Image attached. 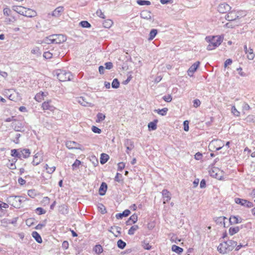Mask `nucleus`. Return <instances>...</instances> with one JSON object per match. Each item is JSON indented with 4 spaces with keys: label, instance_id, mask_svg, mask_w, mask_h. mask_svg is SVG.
Returning a JSON list of instances; mask_svg holds the SVG:
<instances>
[{
    "label": "nucleus",
    "instance_id": "obj_1",
    "mask_svg": "<svg viewBox=\"0 0 255 255\" xmlns=\"http://www.w3.org/2000/svg\"><path fill=\"white\" fill-rule=\"evenodd\" d=\"M223 37L221 36H207L206 40L209 43L207 47L208 50H212L218 47L223 41Z\"/></svg>",
    "mask_w": 255,
    "mask_h": 255
},
{
    "label": "nucleus",
    "instance_id": "obj_2",
    "mask_svg": "<svg viewBox=\"0 0 255 255\" xmlns=\"http://www.w3.org/2000/svg\"><path fill=\"white\" fill-rule=\"evenodd\" d=\"M24 201L23 197L18 196H10L6 199L8 204L16 208H19L21 203Z\"/></svg>",
    "mask_w": 255,
    "mask_h": 255
},
{
    "label": "nucleus",
    "instance_id": "obj_3",
    "mask_svg": "<svg viewBox=\"0 0 255 255\" xmlns=\"http://www.w3.org/2000/svg\"><path fill=\"white\" fill-rule=\"evenodd\" d=\"M56 75L58 80L62 82L70 81L73 77L71 72L60 69L56 71Z\"/></svg>",
    "mask_w": 255,
    "mask_h": 255
},
{
    "label": "nucleus",
    "instance_id": "obj_4",
    "mask_svg": "<svg viewBox=\"0 0 255 255\" xmlns=\"http://www.w3.org/2000/svg\"><path fill=\"white\" fill-rule=\"evenodd\" d=\"M224 146L222 141L221 140H213L211 141L209 144V148L210 150H219Z\"/></svg>",
    "mask_w": 255,
    "mask_h": 255
},
{
    "label": "nucleus",
    "instance_id": "obj_5",
    "mask_svg": "<svg viewBox=\"0 0 255 255\" xmlns=\"http://www.w3.org/2000/svg\"><path fill=\"white\" fill-rule=\"evenodd\" d=\"M53 42L54 43L60 44L66 40V37L63 34H52Z\"/></svg>",
    "mask_w": 255,
    "mask_h": 255
},
{
    "label": "nucleus",
    "instance_id": "obj_6",
    "mask_svg": "<svg viewBox=\"0 0 255 255\" xmlns=\"http://www.w3.org/2000/svg\"><path fill=\"white\" fill-rule=\"evenodd\" d=\"M235 201L237 204H240L242 206L248 207V208H251L253 207V203L251 202H250L247 200L240 199L238 198H236L235 199Z\"/></svg>",
    "mask_w": 255,
    "mask_h": 255
},
{
    "label": "nucleus",
    "instance_id": "obj_7",
    "mask_svg": "<svg viewBox=\"0 0 255 255\" xmlns=\"http://www.w3.org/2000/svg\"><path fill=\"white\" fill-rule=\"evenodd\" d=\"M64 11V7L63 6H58L51 13H48V16L50 15L54 17H58L61 15Z\"/></svg>",
    "mask_w": 255,
    "mask_h": 255
},
{
    "label": "nucleus",
    "instance_id": "obj_8",
    "mask_svg": "<svg viewBox=\"0 0 255 255\" xmlns=\"http://www.w3.org/2000/svg\"><path fill=\"white\" fill-rule=\"evenodd\" d=\"M231 7L227 3L224 2L221 3L218 7V10L220 13H224L229 11Z\"/></svg>",
    "mask_w": 255,
    "mask_h": 255
},
{
    "label": "nucleus",
    "instance_id": "obj_9",
    "mask_svg": "<svg viewBox=\"0 0 255 255\" xmlns=\"http://www.w3.org/2000/svg\"><path fill=\"white\" fill-rule=\"evenodd\" d=\"M42 107L43 110H49L51 112H53L55 109L54 106L51 104V100L44 102L42 105Z\"/></svg>",
    "mask_w": 255,
    "mask_h": 255
},
{
    "label": "nucleus",
    "instance_id": "obj_10",
    "mask_svg": "<svg viewBox=\"0 0 255 255\" xmlns=\"http://www.w3.org/2000/svg\"><path fill=\"white\" fill-rule=\"evenodd\" d=\"M218 251L221 254H226L228 252H229V249L227 245L226 242L221 243L218 247Z\"/></svg>",
    "mask_w": 255,
    "mask_h": 255
},
{
    "label": "nucleus",
    "instance_id": "obj_11",
    "mask_svg": "<svg viewBox=\"0 0 255 255\" xmlns=\"http://www.w3.org/2000/svg\"><path fill=\"white\" fill-rule=\"evenodd\" d=\"M66 146L69 149H79L82 150L80 145L73 141H68L66 142Z\"/></svg>",
    "mask_w": 255,
    "mask_h": 255
},
{
    "label": "nucleus",
    "instance_id": "obj_12",
    "mask_svg": "<svg viewBox=\"0 0 255 255\" xmlns=\"http://www.w3.org/2000/svg\"><path fill=\"white\" fill-rule=\"evenodd\" d=\"M76 102L85 107L91 106V103L89 102L84 97H78L75 100Z\"/></svg>",
    "mask_w": 255,
    "mask_h": 255
},
{
    "label": "nucleus",
    "instance_id": "obj_13",
    "mask_svg": "<svg viewBox=\"0 0 255 255\" xmlns=\"http://www.w3.org/2000/svg\"><path fill=\"white\" fill-rule=\"evenodd\" d=\"M140 17L144 19L151 20L153 17L150 11L147 10H142L140 13Z\"/></svg>",
    "mask_w": 255,
    "mask_h": 255
},
{
    "label": "nucleus",
    "instance_id": "obj_14",
    "mask_svg": "<svg viewBox=\"0 0 255 255\" xmlns=\"http://www.w3.org/2000/svg\"><path fill=\"white\" fill-rule=\"evenodd\" d=\"M109 231L113 233L116 237L120 236L121 234V228L118 226L111 227Z\"/></svg>",
    "mask_w": 255,
    "mask_h": 255
},
{
    "label": "nucleus",
    "instance_id": "obj_15",
    "mask_svg": "<svg viewBox=\"0 0 255 255\" xmlns=\"http://www.w3.org/2000/svg\"><path fill=\"white\" fill-rule=\"evenodd\" d=\"M162 194L163 198V203L165 204L171 199V194L166 189H164L162 191Z\"/></svg>",
    "mask_w": 255,
    "mask_h": 255
},
{
    "label": "nucleus",
    "instance_id": "obj_16",
    "mask_svg": "<svg viewBox=\"0 0 255 255\" xmlns=\"http://www.w3.org/2000/svg\"><path fill=\"white\" fill-rule=\"evenodd\" d=\"M200 64V62L197 61L194 63L188 69V74L189 76H192L193 74L198 68L199 65Z\"/></svg>",
    "mask_w": 255,
    "mask_h": 255
},
{
    "label": "nucleus",
    "instance_id": "obj_17",
    "mask_svg": "<svg viewBox=\"0 0 255 255\" xmlns=\"http://www.w3.org/2000/svg\"><path fill=\"white\" fill-rule=\"evenodd\" d=\"M47 92H40L35 96L34 99L36 101L41 102L44 100V98L47 96Z\"/></svg>",
    "mask_w": 255,
    "mask_h": 255
},
{
    "label": "nucleus",
    "instance_id": "obj_18",
    "mask_svg": "<svg viewBox=\"0 0 255 255\" xmlns=\"http://www.w3.org/2000/svg\"><path fill=\"white\" fill-rule=\"evenodd\" d=\"M42 159L40 154L37 152L34 155L32 163L33 165H37L42 161Z\"/></svg>",
    "mask_w": 255,
    "mask_h": 255
},
{
    "label": "nucleus",
    "instance_id": "obj_19",
    "mask_svg": "<svg viewBox=\"0 0 255 255\" xmlns=\"http://www.w3.org/2000/svg\"><path fill=\"white\" fill-rule=\"evenodd\" d=\"M238 17L239 16H237L235 12L232 11L226 15V19L229 21H236Z\"/></svg>",
    "mask_w": 255,
    "mask_h": 255
},
{
    "label": "nucleus",
    "instance_id": "obj_20",
    "mask_svg": "<svg viewBox=\"0 0 255 255\" xmlns=\"http://www.w3.org/2000/svg\"><path fill=\"white\" fill-rule=\"evenodd\" d=\"M19 154L20 155V158H26L29 156L30 151L28 149H23L19 150Z\"/></svg>",
    "mask_w": 255,
    "mask_h": 255
},
{
    "label": "nucleus",
    "instance_id": "obj_21",
    "mask_svg": "<svg viewBox=\"0 0 255 255\" xmlns=\"http://www.w3.org/2000/svg\"><path fill=\"white\" fill-rule=\"evenodd\" d=\"M36 12L34 10H33L30 8H26V9L25 11L24 16H26V17H34L35 16H36Z\"/></svg>",
    "mask_w": 255,
    "mask_h": 255
},
{
    "label": "nucleus",
    "instance_id": "obj_22",
    "mask_svg": "<svg viewBox=\"0 0 255 255\" xmlns=\"http://www.w3.org/2000/svg\"><path fill=\"white\" fill-rule=\"evenodd\" d=\"M107 190V185L105 182H102L99 188V194L103 196L105 194Z\"/></svg>",
    "mask_w": 255,
    "mask_h": 255
},
{
    "label": "nucleus",
    "instance_id": "obj_23",
    "mask_svg": "<svg viewBox=\"0 0 255 255\" xmlns=\"http://www.w3.org/2000/svg\"><path fill=\"white\" fill-rule=\"evenodd\" d=\"M137 221V215L135 214L131 216L128 220L127 221V225H131L132 224L135 223Z\"/></svg>",
    "mask_w": 255,
    "mask_h": 255
},
{
    "label": "nucleus",
    "instance_id": "obj_24",
    "mask_svg": "<svg viewBox=\"0 0 255 255\" xmlns=\"http://www.w3.org/2000/svg\"><path fill=\"white\" fill-rule=\"evenodd\" d=\"M130 213V212L129 210H126L124 212H123V213H122L117 214L116 215V217L117 219H121L123 217L128 216L129 215Z\"/></svg>",
    "mask_w": 255,
    "mask_h": 255
},
{
    "label": "nucleus",
    "instance_id": "obj_25",
    "mask_svg": "<svg viewBox=\"0 0 255 255\" xmlns=\"http://www.w3.org/2000/svg\"><path fill=\"white\" fill-rule=\"evenodd\" d=\"M229 247V251H232L237 245V243L233 240H229L226 242Z\"/></svg>",
    "mask_w": 255,
    "mask_h": 255
},
{
    "label": "nucleus",
    "instance_id": "obj_26",
    "mask_svg": "<svg viewBox=\"0 0 255 255\" xmlns=\"http://www.w3.org/2000/svg\"><path fill=\"white\" fill-rule=\"evenodd\" d=\"M229 221L231 224H236L241 223V218H238L236 216H231L229 219Z\"/></svg>",
    "mask_w": 255,
    "mask_h": 255
},
{
    "label": "nucleus",
    "instance_id": "obj_27",
    "mask_svg": "<svg viewBox=\"0 0 255 255\" xmlns=\"http://www.w3.org/2000/svg\"><path fill=\"white\" fill-rule=\"evenodd\" d=\"M109 158V156L106 153H102L100 158V162L104 164L107 162Z\"/></svg>",
    "mask_w": 255,
    "mask_h": 255
},
{
    "label": "nucleus",
    "instance_id": "obj_28",
    "mask_svg": "<svg viewBox=\"0 0 255 255\" xmlns=\"http://www.w3.org/2000/svg\"><path fill=\"white\" fill-rule=\"evenodd\" d=\"M32 237L35 239L36 242L38 243H41L42 242V239L40 235L37 232H33L32 233Z\"/></svg>",
    "mask_w": 255,
    "mask_h": 255
},
{
    "label": "nucleus",
    "instance_id": "obj_29",
    "mask_svg": "<svg viewBox=\"0 0 255 255\" xmlns=\"http://www.w3.org/2000/svg\"><path fill=\"white\" fill-rule=\"evenodd\" d=\"M59 211L61 214L63 215H66L68 213V209L67 207L65 205H62L59 206Z\"/></svg>",
    "mask_w": 255,
    "mask_h": 255
},
{
    "label": "nucleus",
    "instance_id": "obj_30",
    "mask_svg": "<svg viewBox=\"0 0 255 255\" xmlns=\"http://www.w3.org/2000/svg\"><path fill=\"white\" fill-rule=\"evenodd\" d=\"M227 219V218L225 217H217L215 222L218 224L220 225H223L224 227H225V220Z\"/></svg>",
    "mask_w": 255,
    "mask_h": 255
},
{
    "label": "nucleus",
    "instance_id": "obj_31",
    "mask_svg": "<svg viewBox=\"0 0 255 255\" xmlns=\"http://www.w3.org/2000/svg\"><path fill=\"white\" fill-rule=\"evenodd\" d=\"M157 33V30L156 29H152L149 33V36L148 40L151 41L154 39Z\"/></svg>",
    "mask_w": 255,
    "mask_h": 255
},
{
    "label": "nucleus",
    "instance_id": "obj_32",
    "mask_svg": "<svg viewBox=\"0 0 255 255\" xmlns=\"http://www.w3.org/2000/svg\"><path fill=\"white\" fill-rule=\"evenodd\" d=\"M255 56V54L253 52V49L250 48L247 53V58L249 60H252L254 59Z\"/></svg>",
    "mask_w": 255,
    "mask_h": 255
},
{
    "label": "nucleus",
    "instance_id": "obj_33",
    "mask_svg": "<svg viewBox=\"0 0 255 255\" xmlns=\"http://www.w3.org/2000/svg\"><path fill=\"white\" fill-rule=\"evenodd\" d=\"M239 231L240 228L239 227H231L229 229V232L230 235L233 236L237 233Z\"/></svg>",
    "mask_w": 255,
    "mask_h": 255
},
{
    "label": "nucleus",
    "instance_id": "obj_34",
    "mask_svg": "<svg viewBox=\"0 0 255 255\" xmlns=\"http://www.w3.org/2000/svg\"><path fill=\"white\" fill-rule=\"evenodd\" d=\"M157 120H155L154 122H150L148 125V128L151 130H155L157 128Z\"/></svg>",
    "mask_w": 255,
    "mask_h": 255
},
{
    "label": "nucleus",
    "instance_id": "obj_35",
    "mask_svg": "<svg viewBox=\"0 0 255 255\" xmlns=\"http://www.w3.org/2000/svg\"><path fill=\"white\" fill-rule=\"evenodd\" d=\"M52 36V35H50L49 36L45 37L43 39L42 42L44 43H45V44H47L54 43L53 42V40L52 39L53 38H51Z\"/></svg>",
    "mask_w": 255,
    "mask_h": 255
},
{
    "label": "nucleus",
    "instance_id": "obj_36",
    "mask_svg": "<svg viewBox=\"0 0 255 255\" xmlns=\"http://www.w3.org/2000/svg\"><path fill=\"white\" fill-rule=\"evenodd\" d=\"M155 112H157L158 114L161 116H165L166 115L167 112L168 111V109L166 108H163L161 110H154Z\"/></svg>",
    "mask_w": 255,
    "mask_h": 255
},
{
    "label": "nucleus",
    "instance_id": "obj_37",
    "mask_svg": "<svg viewBox=\"0 0 255 255\" xmlns=\"http://www.w3.org/2000/svg\"><path fill=\"white\" fill-rule=\"evenodd\" d=\"M239 24V22L236 21H230L229 22L226 24V26L228 28H233L236 25H238Z\"/></svg>",
    "mask_w": 255,
    "mask_h": 255
},
{
    "label": "nucleus",
    "instance_id": "obj_38",
    "mask_svg": "<svg viewBox=\"0 0 255 255\" xmlns=\"http://www.w3.org/2000/svg\"><path fill=\"white\" fill-rule=\"evenodd\" d=\"M138 229L137 225L132 226L128 230V234L129 235H132L134 234V232Z\"/></svg>",
    "mask_w": 255,
    "mask_h": 255
},
{
    "label": "nucleus",
    "instance_id": "obj_39",
    "mask_svg": "<svg viewBox=\"0 0 255 255\" xmlns=\"http://www.w3.org/2000/svg\"><path fill=\"white\" fill-rule=\"evenodd\" d=\"M172 250L178 254H180L183 252V249L176 245H173L172 246Z\"/></svg>",
    "mask_w": 255,
    "mask_h": 255
},
{
    "label": "nucleus",
    "instance_id": "obj_40",
    "mask_svg": "<svg viewBox=\"0 0 255 255\" xmlns=\"http://www.w3.org/2000/svg\"><path fill=\"white\" fill-rule=\"evenodd\" d=\"M103 26L105 28H110L113 24V21L110 19H107L103 22Z\"/></svg>",
    "mask_w": 255,
    "mask_h": 255
},
{
    "label": "nucleus",
    "instance_id": "obj_41",
    "mask_svg": "<svg viewBox=\"0 0 255 255\" xmlns=\"http://www.w3.org/2000/svg\"><path fill=\"white\" fill-rule=\"evenodd\" d=\"M31 53L35 55L36 56H39L41 54L40 49L37 47L32 49L31 51Z\"/></svg>",
    "mask_w": 255,
    "mask_h": 255
},
{
    "label": "nucleus",
    "instance_id": "obj_42",
    "mask_svg": "<svg viewBox=\"0 0 255 255\" xmlns=\"http://www.w3.org/2000/svg\"><path fill=\"white\" fill-rule=\"evenodd\" d=\"M94 251L96 253L100 254L103 252V250L102 247L101 245H98L94 247Z\"/></svg>",
    "mask_w": 255,
    "mask_h": 255
},
{
    "label": "nucleus",
    "instance_id": "obj_43",
    "mask_svg": "<svg viewBox=\"0 0 255 255\" xmlns=\"http://www.w3.org/2000/svg\"><path fill=\"white\" fill-rule=\"evenodd\" d=\"M19 150H17V149H12L11 150V156L13 157H17L19 158H20V155L19 154Z\"/></svg>",
    "mask_w": 255,
    "mask_h": 255
},
{
    "label": "nucleus",
    "instance_id": "obj_44",
    "mask_svg": "<svg viewBox=\"0 0 255 255\" xmlns=\"http://www.w3.org/2000/svg\"><path fill=\"white\" fill-rule=\"evenodd\" d=\"M137 3L140 5H149L151 4V2L150 1L145 0H137Z\"/></svg>",
    "mask_w": 255,
    "mask_h": 255
},
{
    "label": "nucleus",
    "instance_id": "obj_45",
    "mask_svg": "<svg viewBox=\"0 0 255 255\" xmlns=\"http://www.w3.org/2000/svg\"><path fill=\"white\" fill-rule=\"evenodd\" d=\"M231 112L236 117H239L240 115V112L237 110L235 106L232 107Z\"/></svg>",
    "mask_w": 255,
    "mask_h": 255
},
{
    "label": "nucleus",
    "instance_id": "obj_46",
    "mask_svg": "<svg viewBox=\"0 0 255 255\" xmlns=\"http://www.w3.org/2000/svg\"><path fill=\"white\" fill-rule=\"evenodd\" d=\"M80 25L84 28H90L91 26V24L87 21H82L80 22Z\"/></svg>",
    "mask_w": 255,
    "mask_h": 255
},
{
    "label": "nucleus",
    "instance_id": "obj_47",
    "mask_svg": "<svg viewBox=\"0 0 255 255\" xmlns=\"http://www.w3.org/2000/svg\"><path fill=\"white\" fill-rule=\"evenodd\" d=\"M117 246L119 248L123 249L125 248L126 243L122 240H119L117 242Z\"/></svg>",
    "mask_w": 255,
    "mask_h": 255
},
{
    "label": "nucleus",
    "instance_id": "obj_48",
    "mask_svg": "<svg viewBox=\"0 0 255 255\" xmlns=\"http://www.w3.org/2000/svg\"><path fill=\"white\" fill-rule=\"evenodd\" d=\"M97 120H96V122H101L102 121H103L105 118V116L102 114V113H99L97 114Z\"/></svg>",
    "mask_w": 255,
    "mask_h": 255
},
{
    "label": "nucleus",
    "instance_id": "obj_49",
    "mask_svg": "<svg viewBox=\"0 0 255 255\" xmlns=\"http://www.w3.org/2000/svg\"><path fill=\"white\" fill-rule=\"evenodd\" d=\"M120 83L117 79H115L112 82V87L113 88L117 89L119 87Z\"/></svg>",
    "mask_w": 255,
    "mask_h": 255
},
{
    "label": "nucleus",
    "instance_id": "obj_50",
    "mask_svg": "<svg viewBox=\"0 0 255 255\" xmlns=\"http://www.w3.org/2000/svg\"><path fill=\"white\" fill-rule=\"evenodd\" d=\"M17 95V93H16L15 91L14 90H13L12 93H10L9 95L8 99L10 100L15 101L16 100V95Z\"/></svg>",
    "mask_w": 255,
    "mask_h": 255
},
{
    "label": "nucleus",
    "instance_id": "obj_51",
    "mask_svg": "<svg viewBox=\"0 0 255 255\" xmlns=\"http://www.w3.org/2000/svg\"><path fill=\"white\" fill-rule=\"evenodd\" d=\"M98 208L102 214H104L106 213V208L103 204H100Z\"/></svg>",
    "mask_w": 255,
    "mask_h": 255
},
{
    "label": "nucleus",
    "instance_id": "obj_52",
    "mask_svg": "<svg viewBox=\"0 0 255 255\" xmlns=\"http://www.w3.org/2000/svg\"><path fill=\"white\" fill-rule=\"evenodd\" d=\"M81 161L78 160L76 159L74 163L72 164V167L73 169H75V168H77L79 167V166L81 164Z\"/></svg>",
    "mask_w": 255,
    "mask_h": 255
},
{
    "label": "nucleus",
    "instance_id": "obj_53",
    "mask_svg": "<svg viewBox=\"0 0 255 255\" xmlns=\"http://www.w3.org/2000/svg\"><path fill=\"white\" fill-rule=\"evenodd\" d=\"M23 6H18V5H14L12 6V9L15 11V12L19 13L20 11H21L22 8Z\"/></svg>",
    "mask_w": 255,
    "mask_h": 255
},
{
    "label": "nucleus",
    "instance_id": "obj_54",
    "mask_svg": "<svg viewBox=\"0 0 255 255\" xmlns=\"http://www.w3.org/2000/svg\"><path fill=\"white\" fill-rule=\"evenodd\" d=\"M52 56V54L49 51L45 52L43 53V57L46 59H50Z\"/></svg>",
    "mask_w": 255,
    "mask_h": 255
},
{
    "label": "nucleus",
    "instance_id": "obj_55",
    "mask_svg": "<svg viewBox=\"0 0 255 255\" xmlns=\"http://www.w3.org/2000/svg\"><path fill=\"white\" fill-rule=\"evenodd\" d=\"M142 247L144 249L147 250H150L151 249V246L145 242L143 243Z\"/></svg>",
    "mask_w": 255,
    "mask_h": 255
},
{
    "label": "nucleus",
    "instance_id": "obj_56",
    "mask_svg": "<svg viewBox=\"0 0 255 255\" xmlns=\"http://www.w3.org/2000/svg\"><path fill=\"white\" fill-rule=\"evenodd\" d=\"M92 130L94 132L97 133H100L102 132L101 129L96 126H93L92 127Z\"/></svg>",
    "mask_w": 255,
    "mask_h": 255
},
{
    "label": "nucleus",
    "instance_id": "obj_57",
    "mask_svg": "<svg viewBox=\"0 0 255 255\" xmlns=\"http://www.w3.org/2000/svg\"><path fill=\"white\" fill-rule=\"evenodd\" d=\"M56 167L54 166L46 168L47 172L49 174H52L55 170Z\"/></svg>",
    "mask_w": 255,
    "mask_h": 255
},
{
    "label": "nucleus",
    "instance_id": "obj_58",
    "mask_svg": "<svg viewBox=\"0 0 255 255\" xmlns=\"http://www.w3.org/2000/svg\"><path fill=\"white\" fill-rule=\"evenodd\" d=\"M36 211L37 212L38 215L44 214L46 213V211L40 207L37 208Z\"/></svg>",
    "mask_w": 255,
    "mask_h": 255
},
{
    "label": "nucleus",
    "instance_id": "obj_59",
    "mask_svg": "<svg viewBox=\"0 0 255 255\" xmlns=\"http://www.w3.org/2000/svg\"><path fill=\"white\" fill-rule=\"evenodd\" d=\"M96 14L99 17H101L102 18H105V15L101 9L97 10Z\"/></svg>",
    "mask_w": 255,
    "mask_h": 255
},
{
    "label": "nucleus",
    "instance_id": "obj_60",
    "mask_svg": "<svg viewBox=\"0 0 255 255\" xmlns=\"http://www.w3.org/2000/svg\"><path fill=\"white\" fill-rule=\"evenodd\" d=\"M189 123L188 121H185L183 123L184 125V130L186 131H187L189 130V126H188Z\"/></svg>",
    "mask_w": 255,
    "mask_h": 255
},
{
    "label": "nucleus",
    "instance_id": "obj_61",
    "mask_svg": "<svg viewBox=\"0 0 255 255\" xmlns=\"http://www.w3.org/2000/svg\"><path fill=\"white\" fill-rule=\"evenodd\" d=\"M201 104V102L198 99H196L193 101V106L195 108L199 107Z\"/></svg>",
    "mask_w": 255,
    "mask_h": 255
},
{
    "label": "nucleus",
    "instance_id": "obj_62",
    "mask_svg": "<svg viewBox=\"0 0 255 255\" xmlns=\"http://www.w3.org/2000/svg\"><path fill=\"white\" fill-rule=\"evenodd\" d=\"M163 99L166 102H170L172 100V97L170 95L164 96Z\"/></svg>",
    "mask_w": 255,
    "mask_h": 255
},
{
    "label": "nucleus",
    "instance_id": "obj_63",
    "mask_svg": "<svg viewBox=\"0 0 255 255\" xmlns=\"http://www.w3.org/2000/svg\"><path fill=\"white\" fill-rule=\"evenodd\" d=\"M105 68L107 69H111L112 68L113 65L112 62H107L105 64Z\"/></svg>",
    "mask_w": 255,
    "mask_h": 255
},
{
    "label": "nucleus",
    "instance_id": "obj_64",
    "mask_svg": "<svg viewBox=\"0 0 255 255\" xmlns=\"http://www.w3.org/2000/svg\"><path fill=\"white\" fill-rule=\"evenodd\" d=\"M242 108H243V111H248L250 109V106L246 103H244Z\"/></svg>",
    "mask_w": 255,
    "mask_h": 255
}]
</instances>
